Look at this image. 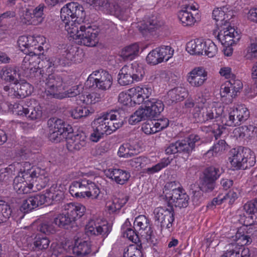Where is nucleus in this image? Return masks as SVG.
I'll use <instances>...</instances> for the list:
<instances>
[{
	"mask_svg": "<svg viewBox=\"0 0 257 257\" xmlns=\"http://www.w3.org/2000/svg\"><path fill=\"white\" fill-rule=\"evenodd\" d=\"M66 30L79 44L93 47L98 42L99 29L95 26L78 23L71 28L66 26Z\"/></svg>",
	"mask_w": 257,
	"mask_h": 257,
	"instance_id": "nucleus-1",
	"label": "nucleus"
},
{
	"mask_svg": "<svg viewBox=\"0 0 257 257\" xmlns=\"http://www.w3.org/2000/svg\"><path fill=\"white\" fill-rule=\"evenodd\" d=\"M62 213L58 214L53 223L58 227L68 229L75 221L84 215L86 208L81 204L73 203L65 204Z\"/></svg>",
	"mask_w": 257,
	"mask_h": 257,
	"instance_id": "nucleus-2",
	"label": "nucleus"
},
{
	"mask_svg": "<svg viewBox=\"0 0 257 257\" xmlns=\"http://www.w3.org/2000/svg\"><path fill=\"white\" fill-rule=\"evenodd\" d=\"M164 104L161 100L150 98L145 101L144 108L137 110L130 117L129 123L135 124L148 118L158 117L164 109Z\"/></svg>",
	"mask_w": 257,
	"mask_h": 257,
	"instance_id": "nucleus-3",
	"label": "nucleus"
},
{
	"mask_svg": "<svg viewBox=\"0 0 257 257\" xmlns=\"http://www.w3.org/2000/svg\"><path fill=\"white\" fill-rule=\"evenodd\" d=\"M163 193L168 206L171 208H186L188 206L189 196L182 188L176 187L175 182H168L164 187Z\"/></svg>",
	"mask_w": 257,
	"mask_h": 257,
	"instance_id": "nucleus-4",
	"label": "nucleus"
},
{
	"mask_svg": "<svg viewBox=\"0 0 257 257\" xmlns=\"http://www.w3.org/2000/svg\"><path fill=\"white\" fill-rule=\"evenodd\" d=\"M69 192L72 196L77 198L97 199L100 190L96 184L89 180L82 179L71 183Z\"/></svg>",
	"mask_w": 257,
	"mask_h": 257,
	"instance_id": "nucleus-5",
	"label": "nucleus"
},
{
	"mask_svg": "<svg viewBox=\"0 0 257 257\" xmlns=\"http://www.w3.org/2000/svg\"><path fill=\"white\" fill-rule=\"evenodd\" d=\"M60 17L64 24L65 29L69 26L70 28L83 22L85 17V13L83 7L77 3L72 2L66 4L61 9Z\"/></svg>",
	"mask_w": 257,
	"mask_h": 257,
	"instance_id": "nucleus-6",
	"label": "nucleus"
},
{
	"mask_svg": "<svg viewBox=\"0 0 257 257\" xmlns=\"http://www.w3.org/2000/svg\"><path fill=\"white\" fill-rule=\"evenodd\" d=\"M232 157H229L231 164L235 169L245 170L253 166L255 163V157L247 148L232 150Z\"/></svg>",
	"mask_w": 257,
	"mask_h": 257,
	"instance_id": "nucleus-7",
	"label": "nucleus"
},
{
	"mask_svg": "<svg viewBox=\"0 0 257 257\" xmlns=\"http://www.w3.org/2000/svg\"><path fill=\"white\" fill-rule=\"evenodd\" d=\"M200 140L198 135L191 134L184 140L170 144L165 149L166 154L172 155L179 153L189 155L194 150L196 144Z\"/></svg>",
	"mask_w": 257,
	"mask_h": 257,
	"instance_id": "nucleus-8",
	"label": "nucleus"
},
{
	"mask_svg": "<svg viewBox=\"0 0 257 257\" xmlns=\"http://www.w3.org/2000/svg\"><path fill=\"white\" fill-rule=\"evenodd\" d=\"M222 173L221 170L211 166L206 168L203 172V175L200 178V188L202 191L210 192L215 186L216 181Z\"/></svg>",
	"mask_w": 257,
	"mask_h": 257,
	"instance_id": "nucleus-9",
	"label": "nucleus"
},
{
	"mask_svg": "<svg viewBox=\"0 0 257 257\" xmlns=\"http://www.w3.org/2000/svg\"><path fill=\"white\" fill-rule=\"evenodd\" d=\"M249 117V112L247 108L243 105L235 108H230L228 114L226 115L225 124L230 126L239 125Z\"/></svg>",
	"mask_w": 257,
	"mask_h": 257,
	"instance_id": "nucleus-10",
	"label": "nucleus"
},
{
	"mask_svg": "<svg viewBox=\"0 0 257 257\" xmlns=\"http://www.w3.org/2000/svg\"><path fill=\"white\" fill-rule=\"evenodd\" d=\"M88 79H93L96 87L102 90L109 89L112 84L111 75L103 69L93 71L89 76Z\"/></svg>",
	"mask_w": 257,
	"mask_h": 257,
	"instance_id": "nucleus-11",
	"label": "nucleus"
},
{
	"mask_svg": "<svg viewBox=\"0 0 257 257\" xmlns=\"http://www.w3.org/2000/svg\"><path fill=\"white\" fill-rule=\"evenodd\" d=\"M219 32L217 36V39L225 47L232 46L240 39L238 33L234 28L225 26L218 29Z\"/></svg>",
	"mask_w": 257,
	"mask_h": 257,
	"instance_id": "nucleus-12",
	"label": "nucleus"
},
{
	"mask_svg": "<svg viewBox=\"0 0 257 257\" xmlns=\"http://www.w3.org/2000/svg\"><path fill=\"white\" fill-rule=\"evenodd\" d=\"M155 220L160 223L162 228H170L172 226V222L174 220V210L173 208L164 209L159 207L155 210Z\"/></svg>",
	"mask_w": 257,
	"mask_h": 257,
	"instance_id": "nucleus-13",
	"label": "nucleus"
},
{
	"mask_svg": "<svg viewBox=\"0 0 257 257\" xmlns=\"http://www.w3.org/2000/svg\"><path fill=\"white\" fill-rule=\"evenodd\" d=\"M233 16V12L229 10L227 7L217 8L212 12V17L216 22V26L218 29L229 26V21Z\"/></svg>",
	"mask_w": 257,
	"mask_h": 257,
	"instance_id": "nucleus-14",
	"label": "nucleus"
},
{
	"mask_svg": "<svg viewBox=\"0 0 257 257\" xmlns=\"http://www.w3.org/2000/svg\"><path fill=\"white\" fill-rule=\"evenodd\" d=\"M134 225L142 237L148 241L151 240L153 230L151 227L149 219L145 215H139L135 218Z\"/></svg>",
	"mask_w": 257,
	"mask_h": 257,
	"instance_id": "nucleus-15",
	"label": "nucleus"
},
{
	"mask_svg": "<svg viewBox=\"0 0 257 257\" xmlns=\"http://www.w3.org/2000/svg\"><path fill=\"white\" fill-rule=\"evenodd\" d=\"M46 85L47 89L45 91V94L48 99L56 98L53 94H58V89L62 86L63 81L62 78L55 74H49L48 78L46 79Z\"/></svg>",
	"mask_w": 257,
	"mask_h": 257,
	"instance_id": "nucleus-16",
	"label": "nucleus"
},
{
	"mask_svg": "<svg viewBox=\"0 0 257 257\" xmlns=\"http://www.w3.org/2000/svg\"><path fill=\"white\" fill-rule=\"evenodd\" d=\"M207 72L201 67L194 68L189 73L188 82L193 86L199 87L207 80Z\"/></svg>",
	"mask_w": 257,
	"mask_h": 257,
	"instance_id": "nucleus-17",
	"label": "nucleus"
},
{
	"mask_svg": "<svg viewBox=\"0 0 257 257\" xmlns=\"http://www.w3.org/2000/svg\"><path fill=\"white\" fill-rule=\"evenodd\" d=\"M45 199L46 197L43 194H37L30 196L24 200L21 210L25 213L31 211L45 204Z\"/></svg>",
	"mask_w": 257,
	"mask_h": 257,
	"instance_id": "nucleus-18",
	"label": "nucleus"
},
{
	"mask_svg": "<svg viewBox=\"0 0 257 257\" xmlns=\"http://www.w3.org/2000/svg\"><path fill=\"white\" fill-rule=\"evenodd\" d=\"M104 116L106 119L105 121L109 135L120 127L123 124V121L120 118L119 113L117 111H111L109 112H106L104 114Z\"/></svg>",
	"mask_w": 257,
	"mask_h": 257,
	"instance_id": "nucleus-19",
	"label": "nucleus"
},
{
	"mask_svg": "<svg viewBox=\"0 0 257 257\" xmlns=\"http://www.w3.org/2000/svg\"><path fill=\"white\" fill-rule=\"evenodd\" d=\"M131 101L134 103L140 104L145 101L149 99V96L151 94V89L149 88H142L139 86L133 87L128 90Z\"/></svg>",
	"mask_w": 257,
	"mask_h": 257,
	"instance_id": "nucleus-20",
	"label": "nucleus"
},
{
	"mask_svg": "<svg viewBox=\"0 0 257 257\" xmlns=\"http://www.w3.org/2000/svg\"><path fill=\"white\" fill-rule=\"evenodd\" d=\"M128 197L122 194L113 195L111 201L107 202L106 207L110 214L114 213L120 209L126 203Z\"/></svg>",
	"mask_w": 257,
	"mask_h": 257,
	"instance_id": "nucleus-21",
	"label": "nucleus"
},
{
	"mask_svg": "<svg viewBox=\"0 0 257 257\" xmlns=\"http://www.w3.org/2000/svg\"><path fill=\"white\" fill-rule=\"evenodd\" d=\"M105 175L107 177L120 185L126 183L131 176L130 173L118 169H109L105 171Z\"/></svg>",
	"mask_w": 257,
	"mask_h": 257,
	"instance_id": "nucleus-22",
	"label": "nucleus"
},
{
	"mask_svg": "<svg viewBox=\"0 0 257 257\" xmlns=\"http://www.w3.org/2000/svg\"><path fill=\"white\" fill-rule=\"evenodd\" d=\"M85 232L88 236L101 235L103 237H105L110 232V229L108 224L101 226L96 225L94 222H90L86 225Z\"/></svg>",
	"mask_w": 257,
	"mask_h": 257,
	"instance_id": "nucleus-23",
	"label": "nucleus"
},
{
	"mask_svg": "<svg viewBox=\"0 0 257 257\" xmlns=\"http://www.w3.org/2000/svg\"><path fill=\"white\" fill-rule=\"evenodd\" d=\"M86 137L84 133L77 134L67 140V148L71 151H79L86 145Z\"/></svg>",
	"mask_w": 257,
	"mask_h": 257,
	"instance_id": "nucleus-24",
	"label": "nucleus"
},
{
	"mask_svg": "<svg viewBox=\"0 0 257 257\" xmlns=\"http://www.w3.org/2000/svg\"><path fill=\"white\" fill-rule=\"evenodd\" d=\"M92 251L89 242L79 237L75 239V243L73 247V252L74 254L79 256H84L90 253Z\"/></svg>",
	"mask_w": 257,
	"mask_h": 257,
	"instance_id": "nucleus-25",
	"label": "nucleus"
},
{
	"mask_svg": "<svg viewBox=\"0 0 257 257\" xmlns=\"http://www.w3.org/2000/svg\"><path fill=\"white\" fill-rule=\"evenodd\" d=\"M47 124L49 129L59 131L66 134L71 133L73 131L72 127L66 124L64 120L57 117H52L48 119Z\"/></svg>",
	"mask_w": 257,
	"mask_h": 257,
	"instance_id": "nucleus-26",
	"label": "nucleus"
},
{
	"mask_svg": "<svg viewBox=\"0 0 257 257\" xmlns=\"http://www.w3.org/2000/svg\"><path fill=\"white\" fill-rule=\"evenodd\" d=\"M204 123L216 119L221 116L223 111V107L221 106H216L210 104L208 106L203 107Z\"/></svg>",
	"mask_w": 257,
	"mask_h": 257,
	"instance_id": "nucleus-27",
	"label": "nucleus"
},
{
	"mask_svg": "<svg viewBox=\"0 0 257 257\" xmlns=\"http://www.w3.org/2000/svg\"><path fill=\"white\" fill-rule=\"evenodd\" d=\"M13 187L14 190L19 194H27L31 191H35L33 189V184H28L23 177L17 176L15 177L13 181Z\"/></svg>",
	"mask_w": 257,
	"mask_h": 257,
	"instance_id": "nucleus-28",
	"label": "nucleus"
},
{
	"mask_svg": "<svg viewBox=\"0 0 257 257\" xmlns=\"http://www.w3.org/2000/svg\"><path fill=\"white\" fill-rule=\"evenodd\" d=\"M186 93L185 88L181 87H175L169 90L166 96V102L168 105L180 101L185 98Z\"/></svg>",
	"mask_w": 257,
	"mask_h": 257,
	"instance_id": "nucleus-29",
	"label": "nucleus"
},
{
	"mask_svg": "<svg viewBox=\"0 0 257 257\" xmlns=\"http://www.w3.org/2000/svg\"><path fill=\"white\" fill-rule=\"evenodd\" d=\"M106 10L111 15H114L119 20L125 21L127 19L128 15L126 7L120 5V4H110L109 3V7Z\"/></svg>",
	"mask_w": 257,
	"mask_h": 257,
	"instance_id": "nucleus-30",
	"label": "nucleus"
},
{
	"mask_svg": "<svg viewBox=\"0 0 257 257\" xmlns=\"http://www.w3.org/2000/svg\"><path fill=\"white\" fill-rule=\"evenodd\" d=\"M1 77L5 81L17 84L19 74L16 67H7L1 72Z\"/></svg>",
	"mask_w": 257,
	"mask_h": 257,
	"instance_id": "nucleus-31",
	"label": "nucleus"
},
{
	"mask_svg": "<svg viewBox=\"0 0 257 257\" xmlns=\"http://www.w3.org/2000/svg\"><path fill=\"white\" fill-rule=\"evenodd\" d=\"M206 43L202 40H191L187 44L186 50L192 55H202Z\"/></svg>",
	"mask_w": 257,
	"mask_h": 257,
	"instance_id": "nucleus-32",
	"label": "nucleus"
},
{
	"mask_svg": "<svg viewBox=\"0 0 257 257\" xmlns=\"http://www.w3.org/2000/svg\"><path fill=\"white\" fill-rule=\"evenodd\" d=\"M139 51V45L135 43L123 48L120 52V56L124 61H131L138 55Z\"/></svg>",
	"mask_w": 257,
	"mask_h": 257,
	"instance_id": "nucleus-33",
	"label": "nucleus"
},
{
	"mask_svg": "<svg viewBox=\"0 0 257 257\" xmlns=\"http://www.w3.org/2000/svg\"><path fill=\"white\" fill-rule=\"evenodd\" d=\"M56 188L57 185H53L49 189L46 190L45 194H43L46 197V203L51 204L53 201H59L63 199V193L58 189L56 190Z\"/></svg>",
	"mask_w": 257,
	"mask_h": 257,
	"instance_id": "nucleus-34",
	"label": "nucleus"
},
{
	"mask_svg": "<svg viewBox=\"0 0 257 257\" xmlns=\"http://www.w3.org/2000/svg\"><path fill=\"white\" fill-rule=\"evenodd\" d=\"M117 81L118 83L122 86H125L132 84L134 80L131 75V69L130 68H127L126 65H124L119 71Z\"/></svg>",
	"mask_w": 257,
	"mask_h": 257,
	"instance_id": "nucleus-35",
	"label": "nucleus"
},
{
	"mask_svg": "<svg viewBox=\"0 0 257 257\" xmlns=\"http://www.w3.org/2000/svg\"><path fill=\"white\" fill-rule=\"evenodd\" d=\"M42 112L40 107L29 106L28 107H22V109L18 111V114H24L26 117L32 120L37 119L42 116Z\"/></svg>",
	"mask_w": 257,
	"mask_h": 257,
	"instance_id": "nucleus-36",
	"label": "nucleus"
},
{
	"mask_svg": "<svg viewBox=\"0 0 257 257\" xmlns=\"http://www.w3.org/2000/svg\"><path fill=\"white\" fill-rule=\"evenodd\" d=\"M79 99L77 98V101L79 100L83 103L86 104H95L101 101L102 99L101 95L98 93L92 92L86 95H81L78 96Z\"/></svg>",
	"mask_w": 257,
	"mask_h": 257,
	"instance_id": "nucleus-37",
	"label": "nucleus"
},
{
	"mask_svg": "<svg viewBox=\"0 0 257 257\" xmlns=\"http://www.w3.org/2000/svg\"><path fill=\"white\" fill-rule=\"evenodd\" d=\"M178 17L184 26H191L196 21L192 14L187 10H182L179 11Z\"/></svg>",
	"mask_w": 257,
	"mask_h": 257,
	"instance_id": "nucleus-38",
	"label": "nucleus"
},
{
	"mask_svg": "<svg viewBox=\"0 0 257 257\" xmlns=\"http://www.w3.org/2000/svg\"><path fill=\"white\" fill-rule=\"evenodd\" d=\"M227 146V145L224 140H219L216 144H214L205 155L209 158H210L223 152L226 150Z\"/></svg>",
	"mask_w": 257,
	"mask_h": 257,
	"instance_id": "nucleus-39",
	"label": "nucleus"
},
{
	"mask_svg": "<svg viewBox=\"0 0 257 257\" xmlns=\"http://www.w3.org/2000/svg\"><path fill=\"white\" fill-rule=\"evenodd\" d=\"M82 87L79 85H75L72 87L65 92H60L58 94H53L56 99H61L65 97H72L77 95L80 96Z\"/></svg>",
	"mask_w": 257,
	"mask_h": 257,
	"instance_id": "nucleus-40",
	"label": "nucleus"
},
{
	"mask_svg": "<svg viewBox=\"0 0 257 257\" xmlns=\"http://www.w3.org/2000/svg\"><path fill=\"white\" fill-rule=\"evenodd\" d=\"M32 91L33 87L32 85L28 82H24L18 85L17 90L15 91V93L20 98H25L30 95Z\"/></svg>",
	"mask_w": 257,
	"mask_h": 257,
	"instance_id": "nucleus-41",
	"label": "nucleus"
},
{
	"mask_svg": "<svg viewBox=\"0 0 257 257\" xmlns=\"http://www.w3.org/2000/svg\"><path fill=\"white\" fill-rule=\"evenodd\" d=\"M226 84L231 88V98H233L237 95V92L242 88L243 84L241 81L236 79V77H231L228 81H226Z\"/></svg>",
	"mask_w": 257,
	"mask_h": 257,
	"instance_id": "nucleus-42",
	"label": "nucleus"
},
{
	"mask_svg": "<svg viewBox=\"0 0 257 257\" xmlns=\"http://www.w3.org/2000/svg\"><path fill=\"white\" fill-rule=\"evenodd\" d=\"M126 67L131 68V75L134 81H139L142 79L145 74L142 67L139 66L136 63L126 65Z\"/></svg>",
	"mask_w": 257,
	"mask_h": 257,
	"instance_id": "nucleus-43",
	"label": "nucleus"
},
{
	"mask_svg": "<svg viewBox=\"0 0 257 257\" xmlns=\"http://www.w3.org/2000/svg\"><path fill=\"white\" fill-rule=\"evenodd\" d=\"M50 243V240L46 236L37 235L34 242V245L38 250H43L48 248Z\"/></svg>",
	"mask_w": 257,
	"mask_h": 257,
	"instance_id": "nucleus-44",
	"label": "nucleus"
},
{
	"mask_svg": "<svg viewBox=\"0 0 257 257\" xmlns=\"http://www.w3.org/2000/svg\"><path fill=\"white\" fill-rule=\"evenodd\" d=\"M12 213L10 206L3 200H0V223L9 218Z\"/></svg>",
	"mask_w": 257,
	"mask_h": 257,
	"instance_id": "nucleus-45",
	"label": "nucleus"
},
{
	"mask_svg": "<svg viewBox=\"0 0 257 257\" xmlns=\"http://www.w3.org/2000/svg\"><path fill=\"white\" fill-rule=\"evenodd\" d=\"M105 120L106 119L104 118V114L97 119H95L93 121V127H95L97 129V131L100 132L103 135L106 134L108 135L109 134L107 131V125L106 123Z\"/></svg>",
	"mask_w": 257,
	"mask_h": 257,
	"instance_id": "nucleus-46",
	"label": "nucleus"
},
{
	"mask_svg": "<svg viewBox=\"0 0 257 257\" xmlns=\"http://www.w3.org/2000/svg\"><path fill=\"white\" fill-rule=\"evenodd\" d=\"M158 49L162 62L164 60L167 61L173 55L174 50L169 46H162Z\"/></svg>",
	"mask_w": 257,
	"mask_h": 257,
	"instance_id": "nucleus-47",
	"label": "nucleus"
},
{
	"mask_svg": "<svg viewBox=\"0 0 257 257\" xmlns=\"http://www.w3.org/2000/svg\"><path fill=\"white\" fill-rule=\"evenodd\" d=\"M32 182L31 183L33 184V189L40 190L45 188L49 182V178L48 177L38 178L32 180Z\"/></svg>",
	"mask_w": 257,
	"mask_h": 257,
	"instance_id": "nucleus-48",
	"label": "nucleus"
},
{
	"mask_svg": "<svg viewBox=\"0 0 257 257\" xmlns=\"http://www.w3.org/2000/svg\"><path fill=\"white\" fill-rule=\"evenodd\" d=\"M244 210L248 215L246 217V219H252V216L250 215L257 211V199L254 200L250 201L245 203L243 207Z\"/></svg>",
	"mask_w": 257,
	"mask_h": 257,
	"instance_id": "nucleus-49",
	"label": "nucleus"
},
{
	"mask_svg": "<svg viewBox=\"0 0 257 257\" xmlns=\"http://www.w3.org/2000/svg\"><path fill=\"white\" fill-rule=\"evenodd\" d=\"M161 58L158 49L156 48L148 54L146 58V60L149 64L157 65L162 62Z\"/></svg>",
	"mask_w": 257,
	"mask_h": 257,
	"instance_id": "nucleus-50",
	"label": "nucleus"
},
{
	"mask_svg": "<svg viewBox=\"0 0 257 257\" xmlns=\"http://www.w3.org/2000/svg\"><path fill=\"white\" fill-rule=\"evenodd\" d=\"M129 144H124L119 148L118 155L120 157L128 158L134 155V150L130 148Z\"/></svg>",
	"mask_w": 257,
	"mask_h": 257,
	"instance_id": "nucleus-51",
	"label": "nucleus"
},
{
	"mask_svg": "<svg viewBox=\"0 0 257 257\" xmlns=\"http://www.w3.org/2000/svg\"><path fill=\"white\" fill-rule=\"evenodd\" d=\"M89 112L88 108L79 106L72 111L71 116L75 119H78L87 116Z\"/></svg>",
	"mask_w": 257,
	"mask_h": 257,
	"instance_id": "nucleus-52",
	"label": "nucleus"
},
{
	"mask_svg": "<svg viewBox=\"0 0 257 257\" xmlns=\"http://www.w3.org/2000/svg\"><path fill=\"white\" fill-rule=\"evenodd\" d=\"M205 43H206L205 48L204 50L205 54L209 57H213L217 52V46L213 42L209 40L205 41Z\"/></svg>",
	"mask_w": 257,
	"mask_h": 257,
	"instance_id": "nucleus-53",
	"label": "nucleus"
},
{
	"mask_svg": "<svg viewBox=\"0 0 257 257\" xmlns=\"http://www.w3.org/2000/svg\"><path fill=\"white\" fill-rule=\"evenodd\" d=\"M38 230L46 234H53L55 232V227L51 223L48 222L41 223L38 227Z\"/></svg>",
	"mask_w": 257,
	"mask_h": 257,
	"instance_id": "nucleus-54",
	"label": "nucleus"
},
{
	"mask_svg": "<svg viewBox=\"0 0 257 257\" xmlns=\"http://www.w3.org/2000/svg\"><path fill=\"white\" fill-rule=\"evenodd\" d=\"M46 7L43 4L39 5L35 9H34L32 13L33 19H37L38 23H40L42 22L44 18V9Z\"/></svg>",
	"mask_w": 257,
	"mask_h": 257,
	"instance_id": "nucleus-55",
	"label": "nucleus"
},
{
	"mask_svg": "<svg viewBox=\"0 0 257 257\" xmlns=\"http://www.w3.org/2000/svg\"><path fill=\"white\" fill-rule=\"evenodd\" d=\"M32 180L38 178H42L49 176V173L46 169H41L40 167L34 168L31 173L30 175Z\"/></svg>",
	"mask_w": 257,
	"mask_h": 257,
	"instance_id": "nucleus-56",
	"label": "nucleus"
},
{
	"mask_svg": "<svg viewBox=\"0 0 257 257\" xmlns=\"http://www.w3.org/2000/svg\"><path fill=\"white\" fill-rule=\"evenodd\" d=\"M64 133L61 132V131H57L51 129H49V133L48 135V138L51 142L58 143L64 138Z\"/></svg>",
	"mask_w": 257,
	"mask_h": 257,
	"instance_id": "nucleus-57",
	"label": "nucleus"
},
{
	"mask_svg": "<svg viewBox=\"0 0 257 257\" xmlns=\"http://www.w3.org/2000/svg\"><path fill=\"white\" fill-rule=\"evenodd\" d=\"M245 57L249 60L257 57V39L247 47Z\"/></svg>",
	"mask_w": 257,
	"mask_h": 257,
	"instance_id": "nucleus-58",
	"label": "nucleus"
},
{
	"mask_svg": "<svg viewBox=\"0 0 257 257\" xmlns=\"http://www.w3.org/2000/svg\"><path fill=\"white\" fill-rule=\"evenodd\" d=\"M234 240H236L237 241V242L235 243L237 245L240 244L241 246L247 244L251 242V239L249 235L242 234L238 231L235 234V238Z\"/></svg>",
	"mask_w": 257,
	"mask_h": 257,
	"instance_id": "nucleus-59",
	"label": "nucleus"
},
{
	"mask_svg": "<svg viewBox=\"0 0 257 257\" xmlns=\"http://www.w3.org/2000/svg\"><path fill=\"white\" fill-rule=\"evenodd\" d=\"M110 0H83V2L93 7H101L105 9L109 7Z\"/></svg>",
	"mask_w": 257,
	"mask_h": 257,
	"instance_id": "nucleus-60",
	"label": "nucleus"
},
{
	"mask_svg": "<svg viewBox=\"0 0 257 257\" xmlns=\"http://www.w3.org/2000/svg\"><path fill=\"white\" fill-rule=\"evenodd\" d=\"M240 248L238 247L236 243H230L228 245L227 253L228 257H242Z\"/></svg>",
	"mask_w": 257,
	"mask_h": 257,
	"instance_id": "nucleus-61",
	"label": "nucleus"
},
{
	"mask_svg": "<svg viewBox=\"0 0 257 257\" xmlns=\"http://www.w3.org/2000/svg\"><path fill=\"white\" fill-rule=\"evenodd\" d=\"M35 70L33 73L36 82H46V79L48 77H47V74H45L44 70L40 68H35Z\"/></svg>",
	"mask_w": 257,
	"mask_h": 257,
	"instance_id": "nucleus-62",
	"label": "nucleus"
},
{
	"mask_svg": "<svg viewBox=\"0 0 257 257\" xmlns=\"http://www.w3.org/2000/svg\"><path fill=\"white\" fill-rule=\"evenodd\" d=\"M135 230L136 231L132 228H127L125 232L126 237L134 242H137L139 240V235H140L136 228Z\"/></svg>",
	"mask_w": 257,
	"mask_h": 257,
	"instance_id": "nucleus-63",
	"label": "nucleus"
},
{
	"mask_svg": "<svg viewBox=\"0 0 257 257\" xmlns=\"http://www.w3.org/2000/svg\"><path fill=\"white\" fill-rule=\"evenodd\" d=\"M142 130L147 135H151L157 133V130L154 126V122L152 120L143 124Z\"/></svg>",
	"mask_w": 257,
	"mask_h": 257,
	"instance_id": "nucleus-64",
	"label": "nucleus"
}]
</instances>
